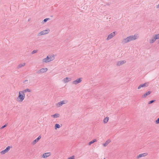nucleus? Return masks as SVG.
Wrapping results in <instances>:
<instances>
[{
    "label": "nucleus",
    "instance_id": "f257e3e1",
    "mask_svg": "<svg viewBox=\"0 0 159 159\" xmlns=\"http://www.w3.org/2000/svg\"><path fill=\"white\" fill-rule=\"evenodd\" d=\"M138 37L135 34L134 35H131L128 37L124 39L122 41V43H127L131 41L137 39Z\"/></svg>",
    "mask_w": 159,
    "mask_h": 159
},
{
    "label": "nucleus",
    "instance_id": "f03ea898",
    "mask_svg": "<svg viewBox=\"0 0 159 159\" xmlns=\"http://www.w3.org/2000/svg\"><path fill=\"white\" fill-rule=\"evenodd\" d=\"M25 97V94L22 91L19 92V95L17 98V100L18 102H22L24 99Z\"/></svg>",
    "mask_w": 159,
    "mask_h": 159
},
{
    "label": "nucleus",
    "instance_id": "7ed1b4c3",
    "mask_svg": "<svg viewBox=\"0 0 159 159\" xmlns=\"http://www.w3.org/2000/svg\"><path fill=\"white\" fill-rule=\"evenodd\" d=\"M50 32L49 29H48L45 30L41 31L40 32L38 33L37 35L38 36H40L42 35H44L48 34Z\"/></svg>",
    "mask_w": 159,
    "mask_h": 159
},
{
    "label": "nucleus",
    "instance_id": "20e7f679",
    "mask_svg": "<svg viewBox=\"0 0 159 159\" xmlns=\"http://www.w3.org/2000/svg\"><path fill=\"white\" fill-rule=\"evenodd\" d=\"M47 70V68H43L38 70L36 72V74H41L46 72Z\"/></svg>",
    "mask_w": 159,
    "mask_h": 159
},
{
    "label": "nucleus",
    "instance_id": "39448f33",
    "mask_svg": "<svg viewBox=\"0 0 159 159\" xmlns=\"http://www.w3.org/2000/svg\"><path fill=\"white\" fill-rule=\"evenodd\" d=\"M68 102V101L66 100H64L61 101L56 104V106L57 107H59L61 106L63 104H65Z\"/></svg>",
    "mask_w": 159,
    "mask_h": 159
},
{
    "label": "nucleus",
    "instance_id": "423d86ee",
    "mask_svg": "<svg viewBox=\"0 0 159 159\" xmlns=\"http://www.w3.org/2000/svg\"><path fill=\"white\" fill-rule=\"evenodd\" d=\"M12 147L11 146H7L6 148L3 150L1 152V153L2 154H4L7 152L11 148H12Z\"/></svg>",
    "mask_w": 159,
    "mask_h": 159
},
{
    "label": "nucleus",
    "instance_id": "0eeeda50",
    "mask_svg": "<svg viewBox=\"0 0 159 159\" xmlns=\"http://www.w3.org/2000/svg\"><path fill=\"white\" fill-rule=\"evenodd\" d=\"M158 36V35L157 36ZM158 36L155 34L154 36L152 37V39L150 40L149 43H153L157 39H159L158 38Z\"/></svg>",
    "mask_w": 159,
    "mask_h": 159
},
{
    "label": "nucleus",
    "instance_id": "6e6552de",
    "mask_svg": "<svg viewBox=\"0 0 159 159\" xmlns=\"http://www.w3.org/2000/svg\"><path fill=\"white\" fill-rule=\"evenodd\" d=\"M149 83L146 82L144 84H140L138 87V89H140V88H141L142 87H147L149 85Z\"/></svg>",
    "mask_w": 159,
    "mask_h": 159
},
{
    "label": "nucleus",
    "instance_id": "1a4fd4ad",
    "mask_svg": "<svg viewBox=\"0 0 159 159\" xmlns=\"http://www.w3.org/2000/svg\"><path fill=\"white\" fill-rule=\"evenodd\" d=\"M82 78H79L78 79H77L75 80L74 81L72 82V83L74 84H77L81 82L82 81Z\"/></svg>",
    "mask_w": 159,
    "mask_h": 159
},
{
    "label": "nucleus",
    "instance_id": "9d476101",
    "mask_svg": "<svg viewBox=\"0 0 159 159\" xmlns=\"http://www.w3.org/2000/svg\"><path fill=\"white\" fill-rule=\"evenodd\" d=\"M116 32H114L110 34L108 36L107 38V40H108L111 39L112 38L114 37L116 35Z\"/></svg>",
    "mask_w": 159,
    "mask_h": 159
},
{
    "label": "nucleus",
    "instance_id": "9b49d317",
    "mask_svg": "<svg viewBox=\"0 0 159 159\" xmlns=\"http://www.w3.org/2000/svg\"><path fill=\"white\" fill-rule=\"evenodd\" d=\"M126 62V61L125 60L120 61L117 62L116 64V65L117 66H120L121 65H122L125 63Z\"/></svg>",
    "mask_w": 159,
    "mask_h": 159
},
{
    "label": "nucleus",
    "instance_id": "f8f14e48",
    "mask_svg": "<svg viewBox=\"0 0 159 159\" xmlns=\"http://www.w3.org/2000/svg\"><path fill=\"white\" fill-rule=\"evenodd\" d=\"M41 138V136L40 135L37 138H36L32 142L31 144L34 145L39 140V139Z\"/></svg>",
    "mask_w": 159,
    "mask_h": 159
},
{
    "label": "nucleus",
    "instance_id": "ddd939ff",
    "mask_svg": "<svg viewBox=\"0 0 159 159\" xmlns=\"http://www.w3.org/2000/svg\"><path fill=\"white\" fill-rule=\"evenodd\" d=\"M152 92L151 91H148V92L145 93L142 96V98H146L147 97V96L150 94Z\"/></svg>",
    "mask_w": 159,
    "mask_h": 159
},
{
    "label": "nucleus",
    "instance_id": "4468645a",
    "mask_svg": "<svg viewBox=\"0 0 159 159\" xmlns=\"http://www.w3.org/2000/svg\"><path fill=\"white\" fill-rule=\"evenodd\" d=\"M148 153H143L140 154L137 156V159H139L142 157L146 156L147 155H148Z\"/></svg>",
    "mask_w": 159,
    "mask_h": 159
},
{
    "label": "nucleus",
    "instance_id": "2eb2a0df",
    "mask_svg": "<svg viewBox=\"0 0 159 159\" xmlns=\"http://www.w3.org/2000/svg\"><path fill=\"white\" fill-rule=\"evenodd\" d=\"M49 57V56H47L46 58L43 60V61L46 63L50 61V60H49L50 58Z\"/></svg>",
    "mask_w": 159,
    "mask_h": 159
},
{
    "label": "nucleus",
    "instance_id": "dca6fc26",
    "mask_svg": "<svg viewBox=\"0 0 159 159\" xmlns=\"http://www.w3.org/2000/svg\"><path fill=\"white\" fill-rule=\"evenodd\" d=\"M50 152L45 153L43 155V158H46L50 156Z\"/></svg>",
    "mask_w": 159,
    "mask_h": 159
},
{
    "label": "nucleus",
    "instance_id": "f3484780",
    "mask_svg": "<svg viewBox=\"0 0 159 159\" xmlns=\"http://www.w3.org/2000/svg\"><path fill=\"white\" fill-rule=\"evenodd\" d=\"M71 80V79L70 78L66 77L63 79V81L65 83H66L70 81Z\"/></svg>",
    "mask_w": 159,
    "mask_h": 159
},
{
    "label": "nucleus",
    "instance_id": "a211bd4d",
    "mask_svg": "<svg viewBox=\"0 0 159 159\" xmlns=\"http://www.w3.org/2000/svg\"><path fill=\"white\" fill-rule=\"evenodd\" d=\"M111 142L110 139H108L104 143H103V145L104 147H106Z\"/></svg>",
    "mask_w": 159,
    "mask_h": 159
},
{
    "label": "nucleus",
    "instance_id": "6ab92c4d",
    "mask_svg": "<svg viewBox=\"0 0 159 159\" xmlns=\"http://www.w3.org/2000/svg\"><path fill=\"white\" fill-rule=\"evenodd\" d=\"M25 65V63H24L22 64H20L19 65L17 66V68L18 69H19L21 67L24 66Z\"/></svg>",
    "mask_w": 159,
    "mask_h": 159
},
{
    "label": "nucleus",
    "instance_id": "aec40b11",
    "mask_svg": "<svg viewBox=\"0 0 159 159\" xmlns=\"http://www.w3.org/2000/svg\"><path fill=\"white\" fill-rule=\"evenodd\" d=\"M96 141H97V140L96 139H94L92 141H90L89 143V145H90L91 144L93 143H94L95 142H96Z\"/></svg>",
    "mask_w": 159,
    "mask_h": 159
},
{
    "label": "nucleus",
    "instance_id": "412c9836",
    "mask_svg": "<svg viewBox=\"0 0 159 159\" xmlns=\"http://www.w3.org/2000/svg\"><path fill=\"white\" fill-rule=\"evenodd\" d=\"M109 119V117H107L105 118L103 120V121L104 123H107Z\"/></svg>",
    "mask_w": 159,
    "mask_h": 159
},
{
    "label": "nucleus",
    "instance_id": "4be33fe9",
    "mask_svg": "<svg viewBox=\"0 0 159 159\" xmlns=\"http://www.w3.org/2000/svg\"><path fill=\"white\" fill-rule=\"evenodd\" d=\"M60 115L59 114L56 113L54 115H52L51 116L54 118H57Z\"/></svg>",
    "mask_w": 159,
    "mask_h": 159
},
{
    "label": "nucleus",
    "instance_id": "5701e85b",
    "mask_svg": "<svg viewBox=\"0 0 159 159\" xmlns=\"http://www.w3.org/2000/svg\"><path fill=\"white\" fill-rule=\"evenodd\" d=\"M22 92H23V93H26L27 92H30L31 91V90L28 89H25L24 90H23L22 91Z\"/></svg>",
    "mask_w": 159,
    "mask_h": 159
},
{
    "label": "nucleus",
    "instance_id": "b1692460",
    "mask_svg": "<svg viewBox=\"0 0 159 159\" xmlns=\"http://www.w3.org/2000/svg\"><path fill=\"white\" fill-rule=\"evenodd\" d=\"M61 127V126L59 124H56L55 125V129H57V128H59Z\"/></svg>",
    "mask_w": 159,
    "mask_h": 159
},
{
    "label": "nucleus",
    "instance_id": "393cba45",
    "mask_svg": "<svg viewBox=\"0 0 159 159\" xmlns=\"http://www.w3.org/2000/svg\"><path fill=\"white\" fill-rule=\"evenodd\" d=\"M48 56H49V58H50L49 60H50V61H52V60H53L54 59V55H53V56H49V55Z\"/></svg>",
    "mask_w": 159,
    "mask_h": 159
},
{
    "label": "nucleus",
    "instance_id": "a878e982",
    "mask_svg": "<svg viewBox=\"0 0 159 159\" xmlns=\"http://www.w3.org/2000/svg\"><path fill=\"white\" fill-rule=\"evenodd\" d=\"M50 20L49 18H46L43 21H42V23L43 24H44L48 20Z\"/></svg>",
    "mask_w": 159,
    "mask_h": 159
},
{
    "label": "nucleus",
    "instance_id": "bb28decb",
    "mask_svg": "<svg viewBox=\"0 0 159 159\" xmlns=\"http://www.w3.org/2000/svg\"><path fill=\"white\" fill-rule=\"evenodd\" d=\"M155 101H156L155 100H151L148 102V104H151L153 103L154 102H155Z\"/></svg>",
    "mask_w": 159,
    "mask_h": 159
},
{
    "label": "nucleus",
    "instance_id": "cd10ccee",
    "mask_svg": "<svg viewBox=\"0 0 159 159\" xmlns=\"http://www.w3.org/2000/svg\"><path fill=\"white\" fill-rule=\"evenodd\" d=\"M38 50H34L31 52V53L32 54H34V53H36L38 52Z\"/></svg>",
    "mask_w": 159,
    "mask_h": 159
},
{
    "label": "nucleus",
    "instance_id": "c85d7f7f",
    "mask_svg": "<svg viewBox=\"0 0 159 159\" xmlns=\"http://www.w3.org/2000/svg\"><path fill=\"white\" fill-rule=\"evenodd\" d=\"M7 126V124H5L4 125L2 126L1 128V129H2L4 128L5 127H6Z\"/></svg>",
    "mask_w": 159,
    "mask_h": 159
},
{
    "label": "nucleus",
    "instance_id": "c756f323",
    "mask_svg": "<svg viewBox=\"0 0 159 159\" xmlns=\"http://www.w3.org/2000/svg\"><path fill=\"white\" fill-rule=\"evenodd\" d=\"M67 159H75V156H72L71 157H68Z\"/></svg>",
    "mask_w": 159,
    "mask_h": 159
},
{
    "label": "nucleus",
    "instance_id": "7c9ffc66",
    "mask_svg": "<svg viewBox=\"0 0 159 159\" xmlns=\"http://www.w3.org/2000/svg\"><path fill=\"white\" fill-rule=\"evenodd\" d=\"M156 123L157 124H159V118L156 120Z\"/></svg>",
    "mask_w": 159,
    "mask_h": 159
},
{
    "label": "nucleus",
    "instance_id": "2f4dec72",
    "mask_svg": "<svg viewBox=\"0 0 159 159\" xmlns=\"http://www.w3.org/2000/svg\"><path fill=\"white\" fill-rule=\"evenodd\" d=\"M28 80H25L24 81H23V83H25L26 82H27Z\"/></svg>",
    "mask_w": 159,
    "mask_h": 159
},
{
    "label": "nucleus",
    "instance_id": "473e14b6",
    "mask_svg": "<svg viewBox=\"0 0 159 159\" xmlns=\"http://www.w3.org/2000/svg\"><path fill=\"white\" fill-rule=\"evenodd\" d=\"M156 35L157 36L158 35V39H159V34H156Z\"/></svg>",
    "mask_w": 159,
    "mask_h": 159
},
{
    "label": "nucleus",
    "instance_id": "72a5a7b5",
    "mask_svg": "<svg viewBox=\"0 0 159 159\" xmlns=\"http://www.w3.org/2000/svg\"><path fill=\"white\" fill-rule=\"evenodd\" d=\"M157 8H159V4H158V5L157 6Z\"/></svg>",
    "mask_w": 159,
    "mask_h": 159
},
{
    "label": "nucleus",
    "instance_id": "f704fd0d",
    "mask_svg": "<svg viewBox=\"0 0 159 159\" xmlns=\"http://www.w3.org/2000/svg\"><path fill=\"white\" fill-rule=\"evenodd\" d=\"M30 19H29L28 20V21H30Z\"/></svg>",
    "mask_w": 159,
    "mask_h": 159
},
{
    "label": "nucleus",
    "instance_id": "c9c22d12",
    "mask_svg": "<svg viewBox=\"0 0 159 159\" xmlns=\"http://www.w3.org/2000/svg\"><path fill=\"white\" fill-rule=\"evenodd\" d=\"M158 42H159V40H158Z\"/></svg>",
    "mask_w": 159,
    "mask_h": 159
},
{
    "label": "nucleus",
    "instance_id": "e433bc0d",
    "mask_svg": "<svg viewBox=\"0 0 159 159\" xmlns=\"http://www.w3.org/2000/svg\"><path fill=\"white\" fill-rule=\"evenodd\" d=\"M104 159H106L104 158Z\"/></svg>",
    "mask_w": 159,
    "mask_h": 159
}]
</instances>
